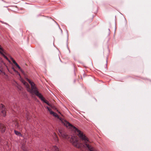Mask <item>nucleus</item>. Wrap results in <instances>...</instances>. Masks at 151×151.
<instances>
[{"instance_id":"f257e3e1","label":"nucleus","mask_w":151,"mask_h":151,"mask_svg":"<svg viewBox=\"0 0 151 151\" xmlns=\"http://www.w3.org/2000/svg\"><path fill=\"white\" fill-rule=\"evenodd\" d=\"M76 134L79 138L83 141V143H80L78 145L76 139V147L81 148L83 147L86 150L89 151H95L91 145V142L83 132L76 128Z\"/></svg>"},{"instance_id":"f03ea898","label":"nucleus","mask_w":151,"mask_h":151,"mask_svg":"<svg viewBox=\"0 0 151 151\" xmlns=\"http://www.w3.org/2000/svg\"><path fill=\"white\" fill-rule=\"evenodd\" d=\"M26 79L30 84L31 86V89L30 88L29 84L27 83L24 81V80H22V82L27 88V91L32 94L34 93L39 97H42L41 94L38 92L34 83L31 81L29 79L27 78Z\"/></svg>"},{"instance_id":"7ed1b4c3","label":"nucleus","mask_w":151,"mask_h":151,"mask_svg":"<svg viewBox=\"0 0 151 151\" xmlns=\"http://www.w3.org/2000/svg\"><path fill=\"white\" fill-rule=\"evenodd\" d=\"M46 108L50 112V114L56 117L58 119H59L61 121L62 124L65 126L67 128L72 131L74 132V134L76 132V127L75 126L73 125L66 120L62 119L61 118L59 117L57 114L53 112L52 110L48 107L47 106Z\"/></svg>"},{"instance_id":"20e7f679","label":"nucleus","mask_w":151,"mask_h":151,"mask_svg":"<svg viewBox=\"0 0 151 151\" xmlns=\"http://www.w3.org/2000/svg\"><path fill=\"white\" fill-rule=\"evenodd\" d=\"M0 54L7 60L9 62H10L9 60L8 59V58L7 57L6 55L8 54L6 52L5 50L3 49L2 46L0 45Z\"/></svg>"},{"instance_id":"39448f33","label":"nucleus","mask_w":151,"mask_h":151,"mask_svg":"<svg viewBox=\"0 0 151 151\" xmlns=\"http://www.w3.org/2000/svg\"><path fill=\"white\" fill-rule=\"evenodd\" d=\"M0 110L1 113V115L3 116H5L6 115V109L5 106L2 104L0 105Z\"/></svg>"},{"instance_id":"423d86ee","label":"nucleus","mask_w":151,"mask_h":151,"mask_svg":"<svg viewBox=\"0 0 151 151\" xmlns=\"http://www.w3.org/2000/svg\"><path fill=\"white\" fill-rule=\"evenodd\" d=\"M70 143L74 146H76V137L75 134L73 136H71V137L70 139Z\"/></svg>"},{"instance_id":"0eeeda50","label":"nucleus","mask_w":151,"mask_h":151,"mask_svg":"<svg viewBox=\"0 0 151 151\" xmlns=\"http://www.w3.org/2000/svg\"><path fill=\"white\" fill-rule=\"evenodd\" d=\"M41 96L42 97H39L42 101H43L44 102L46 103L48 105H49V106H50L51 107H52V106L51 104H49L48 102L47 101V100L45 99L42 96L41 94Z\"/></svg>"},{"instance_id":"6e6552de","label":"nucleus","mask_w":151,"mask_h":151,"mask_svg":"<svg viewBox=\"0 0 151 151\" xmlns=\"http://www.w3.org/2000/svg\"><path fill=\"white\" fill-rule=\"evenodd\" d=\"M0 130L2 132H4L5 130V127L4 125L0 124Z\"/></svg>"},{"instance_id":"1a4fd4ad","label":"nucleus","mask_w":151,"mask_h":151,"mask_svg":"<svg viewBox=\"0 0 151 151\" xmlns=\"http://www.w3.org/2000/svg\"><path fill=\"white\" fill-rule=\"evenodd\" d=\"M52 151H59V149L56 146H54L52 147Z\"/></svg>"},{"instance_id":"9d476101","label":"nucleus","mask_w":151,"mask_h":151,"mask_svg":"<svg viewBox=\"0 0 151 151\" xmlns=\"http://www.w3.org/2000/svg\"><path fill=\"white\" fill-rule=\"evenodd\" d=\"M3 73L5 74V73L1 65L0 64V74Z\"/></svg>"},{"instance_id":"9b49d317","label":"nucleus","mask_w":151,"mask_h":151,"mask_svg":"<svg viewBox=\"0 0 151 151\" xmlns=\"http://www.w3.org/2000/svg\"><path fill=\"white\" fill-rule=\"evenodd\" d=\"M15 133L17 135L19 136H20L21 135V134L19 132L15 130L14 131Z\"/></svg>"},{"instance_id":"f8f14e48","label":"nucleus","mask_w":151,"mask_h":151,"mask_svg":"<svg viewBox=\"0 0 151 151\" xmlns=\"http://www.w3.org/2000/svg\"><path fill=\"white\" fill-rule=\"evenodd\" d=\"M16 66L22 72H23V71L22 69L19 66V65L17 64H16Z\"/></svg>"},{"instance_id":"ddd939ff","label":"nucleus","mask_w":151,"mask_h":151,"mask_svg":"<svg viewBox=\"0 0 151 151\" xmlns=\"http://www.w3.org/2000/svg\"><path fill=\"white\" fill-rule=\"evenodd\" d=\"M10 58L12 60V61L13 63L16 65V64H17L15 61L13 59V58L10 57Z\"/></svg>"},{"instance_id":"4468645a","label":"nucleus","mask_w":151,"mask_h":151,"mask_svg":"<svg viewBox=\"0 0 151 151\" xmlns=\"http://www.w3.org/2000/svg\"><path fill=\"white\" fill-rule=\"evenodd\" d=\"M12 69L13 70H14V71L16 73H17V74L18 75H19V76H20V77H21L20 75V74H19V73L16 70H15L14 68H13Z\"/></svg>"},{"instance_id":"2eb2a0df","label":"nucleus","mask_w":151,"mask_h":151,"mask_svg":"<svg viewBox=\"0 0 151 151\" xmlns=\"http://www.w3.org/2000/svg\"><path fill=\"white\" fill-rule=\"evenodd\" d=\"M55 140L57 142H58V138H57V136L55 134Z\"/></svg>"},{"instance_id":"dca6fc26","label":"nucleus","mask_w":151,"mask_h":151,"mask_svg":"<svg viewBox=\"0 0 151 151\" xmlns=\"http://www.w3.org/2000/svg\"><path fill=\"white\" fill-rule=\"evenodd\" d=\"M61 135H62V136H63L64 137V138H66V137H65V134H62V133H61Z\"/></svg>"},{"instance_id":"f3484780","label":"nucleus","mask_w":151,"mask_h":151,"mask_svg":"<svg viewBox=\"0 0 151 151\" xmlns=\"http://www.w3.org/2000/svg\"><path fill=\"white\" fill-rule=\"evenodd\" d=\"M26 117H27V119H28V117H27V116H26Z\"/></svg>"},{"instance_id":"a211bd4d","label":"nucleus","mask_w":151,"mask_h":151,"mask_svg":"<svg viewBox=\"0 0 151 151\" xmlns=\"http://www.w3.org/2000/svg\"><path fill=\"white\" fill-rule=\"evenodd\" d=\"M16 124H18L17 122L16 123Z\"/></svg>"},{"instance_id":"6ab92c4d","label":"nucleus","mask_w":151,"mask_h":151,"mask_svg":"<svg viewBox=\"0 0 151 151\" xmlns=\"http://www.w3.org/2000/svg\"><path fill=\"white\" fill-rule=\"evenodd\" d=\"M92 21V19H91V21Z\"/></svg>"},{"instance_id":"aec40b11","label":"nucleus","mask_w":151,"mask_h":151,"mask_svg":"<svg viewBox=\"0 0 151 151\" xmlns=\"http://www.w3.org/2000/svg\"><path fill=\"white\" fill-rule=\"evenodd\" d=\"M1 62H2V61L1 60Z\"/></svg>"}]
</instances>
